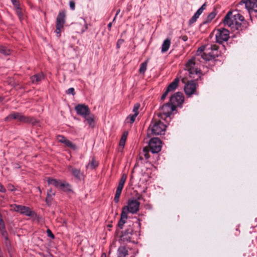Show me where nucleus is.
<instances>
[{
    "mask_svg": "<svg viewBox=\"0 0 257 257\" xmlns=\"http://www.w3.org/2000/svg\"><path fill=\"white\" fill-rule=\"evenodd\" d=\"M125 142L120 140L119 141V146H121L122 148H123L124 146V145H125Z\"/></svg>",
    "mask_w": 257,
    "mask_h": 257,
    "instance_id": "5fc2aeb1",
    "label": "nucleus"
},
{
    "mask_svg": "<svg viewBox=\"0 0 257 257\" xmlns=\"http://www.w3.org/2000/svg\"><path fill=\"white\" fill-rule=\"evenodd\" d=\"M0 53L5 55H9L10 54V50L3 46H0Z\"/></svg>",
    "mask_w": 257,
    "mask_h": 257,
    "instance_id": "c9c22d12",
    "label": "nucleus"
},
{
    "mask_svg": "<svg viewBox=\"0 0 257 257\" xmlns=\"http://www.w3.org/2000/svg\"><path fill=\"white\" fill-rule=\"evenodd\" d=\"M132 232L133 229L131 228L125 230L121 235V240L130 241Z\"/></svg>",
    "mask_w": 257,
    "mask_h": 257,
    "instance_id": "f3484780",
    "label": "nucleus"
},
{
    "mask_svg": "<svg viewBox=\"0 0 257 257\" xmlns=\"http://www.w3.org/2000/svg\"><path fill=\"white\" fill-rule=\"evenodd\" d=\"M12 119H16L23 123H31L33 124H35L38 122L34 118L26 116L22 113L17 112L11 113L5 118V120L6 121H11Z\"/></svg>",
    "mask_w": 257,
    "mask_h": 257,
    "instance_id": "7ed1b4c3",
    "label": "nucleus"
},
{
    "mask_svg": "<svg viewBox=\"0 0 257 257\" xmlns=\"http://www.w3.org/2000/svg\"><path fill=\"white\" fill-rule=\"evenodd\" d=\"M199 16L196 15L195 14L192 17V18L189 20V24L190 25L193 24L194 23H195L197 19L199 18Z\"/></svg>",
    "mask_w": 257,
    "mask_h": 257,
    "instance_id": "4c0bfd02",
    "label": "nucleus"
},
{
    "mask_svg": "<svg viewBox=\"0 0 257 257\" xmlns=\"http://www.w3.org/2000/svg\"><path fill=\"white\" fill-rule=\"evenodd\" d=\"M203 12V11L201 10V9L199 8L195 14H196V15L200 16V15Z\"/></svg>",
    "mask_w": 257,
    "mask_h": 257,
    "instance_id": "3c124183",
    "label": "nucleus"
},
{
    "mask_svg": "<svg viewBox=\"0 0 257 257\" xmlns=\"http://www.w3.org/2000/svg\"><path fill=\"white\" fill-rule=\"evenodd\" d=\"M240 4H244L245 8L249 12H257V0H242Z\"/></svg>",
    "mask_w": 257,
    "mask_h": 257,
    "instance_id": "f8f14e48",
    "label": "nucleus"
},
{
    "mask_svg": "<svg viewBox=\"0 0 257 257\" xmlns=\"http://www.w3.org/2000/svg\"><path fill=\"white\" fill-rule=\"evenodd\" d=\"M47 233L49 237L52 238H54V235L50 229H48L47 230Z\"/></svg>",
    "mask_w": 257,
    "mask_h": 257,
    "instance_id": "79ce46f5",
    "label": "nucleus"
},
{
    "mask_svg": "<svg viewBox=\"0 0 257 257\" xmlns=\"http://www.w3.org/2000/svg\"><path fill=\"white\" fill-rule=\"evenodd\" d=\"M55 193L53 191L52 189H50L47 191V197L45 201L47 204L50 205L52 200V197L55 196Z\"/></svg>",
    "mask_w": 257,
    "mask_h": 257,
    "instance_id": "5701e85b",
    "label": "nucleus"
},
{
    "mask_svg": "<svg viewBox=\"0 0 257 257\" xmlns=\"http://www.w3.org/2000/svg\"><path fill=\"white\" fill-rule=\"evenodd\" d=\"M68 169L76 178L79 180H80L83 176L80 169L73 168L70 165L68 166Z\"/></svg>",
    "mask_w": 257,
    "mask_h": 257,
    "instance_id": "dca6fc26",
    "label": "nucleus"
},
{
    "mask_svg": "<svg viewBox=\"0 0 257 257\" xmlns=\"http://www.w3.org/2000/svg\"><path fill=\"white\" fill-rule=\"evenodd\" d=\"M116 17H115L113 19V22H114L115 20Z\"/></svg>",
    "mask_w": 257,
    "mask_h": 257,
    "instance_id": "e2e57ef3",
    "label": "nucleus"
},
{
    "mask_svg": "<svg viewBox=\"0 0 257 257\" xmlns=\"http://www.w3.org/2000/svg\"><path fill=\"white\" fill-rule=\"evenodd\" d=\"M62 29H57L56 28V30L55 31V32L56 33V36L58 37V38H59L61 36V31Z\"/></svg>",
    "mask_w": 257,
    "mask_h": 257,
    "instance_id": "a18cd8bd",
    "label": "nucleus"
},
{
    "mask_svg": "<svg viewBox=\"0 0 257 257\" xmlns=\"http://www.w3.org/2000/svg\"><path fill=\"white\" fill-rule=\"evenodd\" d=\"M6 191V189L4 187V186L0 183V192H5Z\"/></svg>",
    "mask_w": 257,
    "mask_h": 257,
    "instance_id": "8fccbe9b",
    "label": "nucleus"
},
{
    "mask_svg": "<svg viewBox=\"0 0 257 257\" xmlns=\"http://www.w3.org/2000/svg\"><path fill=\"white\" fill-rule=\"evenodd\" d=\"M57 140L59 142L63 144L66 140V138L63 136L59 135L57 136Z\"/></svg>",
    "mask_w": 257,
    "mask_h": 257,
    "instance_id": "58836bf2",
    "label": "nucleus"
},
{
    "mask_svg": "<svg viewBox=\"0 0 257 257\" xmlns=\"http://www.w3.org/2000/svg\"><path fill=\"white\" fill-rule=\"evenodd\" d=\"M75 109L77 113L83 117L90 114V111L88 106L86 105L83 104H78L75 106Z\"/></svg>",
    "mask_w": 257,
    "mask_h": 257,
    "instance_id": "9b49d317",
    "label": "nucleus"
},
{
    "mask_svg": "<svg viewBox=\"0 0 257 257\" xmlns=\"http://www.w3.org/2000/svg\"><path fill=\"white\" fill-rule=\"evenodd\" d=\"M201 58L205 61H210L214 58V55L211 53H204L201 54Z\"/></svg>",
    "mask_w": 257,
    "mask_h": 257,
    "instance_id": "c756f323",
    "label": "nucleus"
},
{
    "mask_svg": "<svg viewBox=\"0 0 257 257\" xmlns=\"http://www.w3.org/2000/svg\"><path fill=\"white\" fill-rule=\"evenodd\" d=\"M122 189L116 188L115 194L114 198V201L115 203H118L119 201V197L120 196Z\"/></svg>",
    "mask_w": 257,
    "mask_h": 257,
    "instance_id": "f704fd0d",
    "label": "nucleus"
},
{
    "mask_svg": "<svg viewBox=\"0 0 257 257\" xmlns=\"http://www.w3.org/2000/svg\"><path fill=\"white\" fill-rule=\"evenodd\" d=\"M171 40L170 38H168L166 39L162 44V53L167 52L171 46Z\"/></svg>",
    "mask_w": 257,
    "mask_h": 257,
    "instance_id": "a211bd4d",
    "label": "nucleus"
},
{
    "mask_svg": "<svg viewBox=\"0 0 257 257\" xmlns=\"http://www.w3.org/2000/svg\"><path fill=\"white\" fill-rule=\"evenodd\" d=\"M215 16L216 13L215 12H211L208 15V16L206 18V19L205 20V21L203 22V24H205L210 22L213 19L215 18Z\"/></svg>",
    "mask_w": 257,
    "mask_h": 257,
    "instance_id": "7c9ffc66",
    "label": "nucleus"
},
{
    "mask_svg": "<svg viewBox=\"0 0 257 257\" xmlns=\"http://www.w3.org/2000/svg\"><path fill=\"white\" fill-rule=\"evenodd\" d=\"M98 166V162L94 158L86 166V169L93 170Z\"/></svg>",
    "mask_w": 257,
    "mask_h": 257,
    "instance_id": "393cba45",
    "label": "nucleus"
},
{
    "mask_svg": "<svg viewBox=\"0 0 257 257\" xmlns=\"http://www.w3.org/2000/svg\"><path fill=\"white\" fill-rule=\"evenodd\" d=\"M65 12L64 11H61L56 19V28L62 29L65 23Z\"/></svg>",
    "mask_w": 257,
    "mask_h": 257,
    "instance_id": "2eb2a0df",
    "label": "nucleus"
},
{
    "mask_svg": "<svg viewBox=\"0 0 257 257\" xmlns=\"http://www.w3.org/2000/svg\"><path fill=\"white\" fill-rule=\"evenodd\" d=\"M137 116V115H135L134 114H130L126 118L125 121L126 123H130L131 124H132L134 122V121L136 120V118Z\"/></svg>",
    "mask_w": 257,
    "mask_h": 257,
    "instance_id": "72a5a7b5",
    "label": "nucleus"
},
{
    "mask_svg": "<svg viewBox=\"0 0 257 257\" xmlns=\"http://www.w3.org/2000/svg\"><path fill=\"white\" fill-rule=\"evenodd\" d=\"M127 218V214H126L124 212L121 211L120 218L118 223V226L119 228H122L124 224L125 223V221Z\"/></svg>",
    "mask_w": 257,
    "mask_h": 257,
    "instance_id": "b1692460",
    "label": "nucleus"
},
{
    "mask_svg": "<svg viewBox=\"0 0 257 257\" xmlns=\"http://www.w3.org/2000/svg\"><path fill=\"white\" fill-rule=\"evenodd\" d=\"M111 26H112V23H109L108 24V27L109 28H110L111 27Z\"/></svg>",
    "mask_w": 257,
    "mask_h": 257,
    "instance_id": "052dcab7",
    "label": "nucleus"
},
{
    "mask_svg": "<svg viewBox=\"0 0 257 257\" xmlns=\"http://www.w3.org/2000/svg\"><path fill=\"white\" fill-rule=\"evenodd\" d=\"M141 224L140 223H139V226H140Z\"/></svg>",
    "mask_w": 257,
    "mask_h": 257,
    "instance_id": "338daca9",
    "label": "nucleus"
},
{
    "mask_svg": "<svg viewBox=\"0 0 257 257\" xmlns=\"http://www.w3.org/2000/svg\"><path fill=\"white\" fill-rule=\"evenodd\" d=\"M229 38V31L225 29H219L216 30L215 34L216 41L217 43L221 44L227 41Z\"/></svg>",
    "mask_w": 257,
    "mask_h": 257,
    "instance_id": "0eeeda50",
    "label": "nucleus"
},
{
    "mask_svg": "<svg viewBox=\"0 0 257 257\" xmlns=\"http://www.w3.org/2000/svg\"><path fill=\"white\" fill-rule=\"evenodd\" d=\"M179 82V79L178 78H176L168 85L165 92L162 95V99L165 98L168 95V93L173 92L176 88Z\"/></svg>",
    "mask_w": 257,
    "mask_h": 257,
    "instance_id": "ddd939ff",
    "label": "nucleus"
},
{
    "mask_svg": "<svg viewBox=\"0 0 257 257\" xmlns=\"http://www.w3.org/2000/svg\"><path fill=\"white\" fill-rule=\"evenodd\" d=\"M161 114L160 113H158V115L159 116Z\"/></svg>",
    "mask_w": 257,
    "mask_h": 257,
    "instance_id": "69168bd1",
    "label": "nucleus"
},
{
    "mask_svg": "<svg viewBox=\"0 0 257 257\" xmlns=\"http://www.w3.org/2000/svg\"><path fill=\"white\" fill-rule=\"evenodd\" d=\"M66 93L67 94H72L73 95H75V90H74V89L73 88H69L67 91H66Z\"/></svg>",
    "mask_w": 257,
    "mask_h": 257,
    "instance_id": "a19ab883",
    "label": "nucleus"
},
{
    "mask_svg": "<svg viewBox=\"0 0 257 257\" xmlns=\"http://www.w3.org/2000/svg\"><path fill=\"white\" fill-rule=\"evenodd\" d=\"M185 69L188 72L190 78L197 80L200 77L201 71L197 68L193 59L188 61Z\"/></svg>",
    "mask_w": 257,
    "mask_h": 257,
    "instance_id": "20e7f679",
    "label": "nucleus"
},
{
    "mask_svg": "<svg viewBox=\"0 0 257 257\" xmlns=\"http://www.w3.org/2000/svg\"><path fill=\"white\" fill-rule=\"evenodd\" d=\"M148 136H159L161 134V121H157L150 125L147 132Z\"/></svg>",
    "mask_w": 257,
    "mask_h": 257,
    "instance_id": "1a4fd4ad",
    "label": "nucleus"
},
{
    "mask_svg": "<svg viewBox=\"0 0 257 257\" xmlns=\"http://www.w3.org/2000/svg\"><path fill=\"white\" fill-rule=\"evenodd\" d=\"M162 123H163V122H162ZM167 127V124H163V125L162 124V128H161L162 132L165 131L166 130V128Z\"/></svg>",
    "mask_w": 257,
    "mask_h": 257,
    "instance_id": "6e6d98bb",
    "label": "nucleus"
},
{
    "mask_svg": "<svg viewBox=\"0 0 257 257\" xmlns=\"http://www.w3.org/2000/svg\"><path fill=\"white\" fill-rule=\"evenodd\" d=\"M59 189L67 192L72 191L71 185L65 181H62Z\"/></svg>",
    "mask_w": 257,
    "mask_h": 257,
    "instance_id": "412c9836",
    "label": "nucleus"
},
{
    "mask_svg": "<svg viewBox=\"0 0 257 257\" xmlns=\"http://www.w3.org/2000/svg\"><path fill=\"white\" fill-rule=\"evenodd\" d=\"M44 78L43 73H40L36 74L31 77V80L33 83H38Z\"/></svg>",
    "mask_w": 257,
    "mask_h": 257,
    "instance_id": "6ab92c4d",
    "label": "nucleus"
},
{
    "mask_svg": "<svg viewBox=\"0 0 257 257\" xmlns=\"http://www.w3.org/2000/svg\"><path fill=\"white\" fill-rule=\"evenodd\" d=\"M8 189L10 191H13L15 190V188L13 185H11V184L9 185L8 186Z\"/></svg>",
    "mask_w": 257,
    "mask_h": 257,
    "instance_id": "de8ad7c7",
    "label": "nucleus"
},
{
    "mask_svg": "<svg viewBox=\"0 0 257 257\" xmlns=\"http://www.w3.org/2000/svg\"><path fill=\"white\" fill-rule=\"evenodd\" d=\"M14 6H18L19 5V2L18 0H11Z\"/></svg>",
    "mask_w": 257,
    "mask_h": 257,
    "instance_id": "49530a36",
    "label": "nucleus"
},
{
    "mask_svg": "<svg viewBox=\"0 0 257 257\" xmlns=\"http://www.w3.org/2000/svg\"><path fill=\"white\" fill-rule=\"evenodd\" d=\"M127 178V175L125 174L122 175L121 178L119 181L118 185L117 188L122 189L123 188L124 184L126 181Z\"/></svg>",
    "mask_w": 257,
    "mask_h": 257,
    "instance_id": "bb28decb",
    "label": "nucleus"
},
{
    "mask_svg": "<svg viewBox=\"0 0 257 257\" xmlns=\"http://www.w3.org/2000/svg\"><path fill=\"white\" fill-rule=\"evenodd\" d=\"M47 181L49 184H52L59 189L62 180H56L49 177L47 179Z\"/></svg>",
    "mask_w": 257,
    "mask_h": 257,
    "instance_id": "4be33fe9",
    "label": "nucleus"
},
{
    "mask_svg": "<svg viewBox=\"0 0 257 257\" xmlns=\"http://www.w3.org/2000/svg\"><path fill=\"white\" fill-rule=\"evenodd\" d=\"M244 20V17L239 14L237 11L229 12L224 19V24L225 26L230 28L233 32L241 30L240 22Z\"/></svg>",
    "mask_w": 257,
    "mask_h": 257,
    "instance_id": "f257e3e1",
    "label": "nucleus"
},
{
    "mask_svg": "<svg viewBox=\"0 0 257 257\" xmlns=\"http://www.w3.org/2000/svg\"><path fill=\"white\" fill-rule=\"evenodd\" d=\"M118 257H125L127 254V250L124 246H120L118 249Z\"/></svg>",
    "mask_w": 257,
    "mask_h": 257,
    "instance_id": "c85d7f7f",
    "label": "nucleus"
},
{
    "mask_svg": "<svg viewBox=\"0 0 257 257\" xmlns=\"http://www.w3.org/2000/svg\"><path fill=\"white\" fill-rule=\"evenodd\" d=\"M176 108L170 102L163 105L162 106V111L164 115L166 116L165 119L166 121H169L171 120L170 116L172 112L176 110Z\"/></svg>",
    "mask_w": 257,
    "mask_h": 257,
    "instance_id": "9d476101",
    "label": "nucleus"
},
{
    "mask_svg": "<svg viewBox=\"0 0 257 257\" xmlns=\"http://www.w3.org/2000/svg\"><path fill=\"white\" fill-rule=\"evenodd\" d=\"M212 50L216 51L217 50L218 47L216 45H211L210 48Z\"/></svg>",
    "mask_w": 257,
    "mask_h": 257,
    "instance_id": "864d4df0",
    "label": "nucleus"
},
{
    "mask_svg": "<svg viewBox=\"0 0 257 257\" xmlns=\"http://www.w3.org/2000/svg\"><path fill=\"white\" fill-rule=\"evenodd\" d=\"M148 61H149V60L147 59L146 61H145L144 62L142 63L141 64L140 69L139 70V72L140 74H142L143 75L145 74V73L147 70V68Z\"/></svg>",
    "mask_w": 257,
    "mask_h": 257,
    "instance_id": "cd10ccee",
    "label": "nucleus"
},
{
    "mask_svg": "<svg viewBox=\"0 0 257 257\" xmlns=\"http://www.w3.org/2000/svg\"><path fill=\"white\" fill-rule=\"evenodd\" d=\"M184 101V97L183 94L178 92L170 97L169 102L176 108L177 107H181Z\"/></svg>",
    "mask_w": 257,
    "mask_h": 257,
    "instance_id": "6e6552de",
    "label": "nucleus"
},
{
    "mask_svg": "<svg viewBox=\"0 0 257 257\" xmlns=\"http://www.w3.org/2000/svg\"><path fill=\"white\" fill-rule=\"evenodd\" d=\"M5 243L6 246L8 248H9V247L10 246V241H9V239H8V240H6V239H5Z\"/></svg>",
    "mask_w": 257,
    "mask_h": 257,
    "instance_id": "603ef678",
    "label": "nucleus"
},
{
    "mask_svg": "<svg viewBox=\"0 0 257 257\" xmlns=\"http://www.w3.org/2000/svg\"><path fill=\"white\" fill-rule=\"evenodd\" d=\"M149 149L152 153H158L161 151V140L159 138L154 137L152 138L149 143V148L144 147L143 151L140 153V160L144 158L148 159L149 158Z\"/></svg>",
    "mask_w": 257,
    "mask_h": 257,
    "instance_id": "f03ea898",
    "label": "nucleus"
},
{
    "mask_svg": "<svg viewBox=\"0 0 257 257\" xmlns=\"http://www.w3.org/2000/svg\"><path fill=\"white\" fill-rule=\"evenodd\" d=\"M38 189L39 190V191L40 193L41 194L42 191H41V190L40 188V187H38Z\"/></svg>",
    "mask_w": 257,
    "mask_h": 257,
    "instance_id": "680f3d73",
    "label": "nucleus"
},
{
    "mask_svg": "<svg viewBox=\"0 0 257 257\" xmlns=\"http://www.w3.org/2000/svg\"><path fill=\"white\" fill-rule=\"evenodd\" d=\"M120 9L117 10V11H116V14H115V17H116V16L118 15V14L120 13Z\"/></svg>",
    "mask_w": 257,
    "mask_h": 257,
    "instance_id": "bf43d9fd",
    "label": "nucleus"
},
{
    "mask_svg": "<svg viewBox=\"0 0 257 257\" xmlns=\"http://www.w3.org/2000/svg\"><path fill=\"white\" fill-rule=\"evenodd\" d=\"M63 144H65L67 147L70 148L73 150H76L77 148L75 144L67 139Z\"/></svg>",
    "mask_w": 257,
    "mask_h": 257,
    "instance_id": "473e14b6",
    "label": "nucleus"
},
{
    "mask_svg": "<svg viewBox=\"0 0 257 257\" xmlns=\"http://www.w3.org/2000/svg\"><path fill=\"white\" fill-rule=\"evenodd\" d=\"M140 104L139 103H136L134 106L133 109V112L135 115H137L139 114V109L140 108Z\"/></svg>",
    "mask_w": 257,
    "mask_h": 257,
    "instance_id": "e433bc0d",
    "label": "nucleus"
},
{
    "mask_svg": "<svg viewBox=\"0 0 257 257\" xmlns=\"http://www.w3.org/2000/svg\"><path fill=\"white\" fill-rule=\"evenodd\" d=\"M205 47L204 46H202L200 47L197 50V53L199 55V53H201L204 50Z\"/></svg>",
    "mask_w": 257,
    "mask_h": 257,
    "instance_id": "09e8293b",
    "label": "nucleus"
},
{
    "mask_svg": "<svg viewBox=\"0 0 257 257\" xmlns=\"http://www.w3.org/2000/svg\"><path fill=\"white\" fill-rule=\"evenodd\" d=\"M0 232L2 234V235L6 239L8 240V234L6 230L5 225L4 221L1 218V216L0 215Z\"/></svg>",
    "mask_w": 257,
    "mask_h": 257,
    "instance_id": "aec40b11",
    "label": "nucleus"
},
{
    "mask_svg": "<svg viewBox=\"0 0 257 257\" xmlns=\"http://www.w3.org/2000/svg\"><path fill=\"white\" fill-rule=\"evenodd\" d=\"M140 205V203L139 201L135 199H129L127 201V205L122 207V211L127 214L128 212L135 214L139 211Z\"/></svg>",
    "mask_w": 257,
    "mask_h": 257,
    "instance_id": "39448f33",
    "label": "nucleus"
},
{
    "mask_svg": "<svg viewBox=\"0 0 257 257\" xmlns=\"http://www.w3.org/2000/svg\"><path fill=\"white\" fill-rule=\"evenodd\" d=\"M69 6H70V8H71V10H75V4L74 2L70 1L69 2Z\"/></svg>",
    "mask_w": 257,
    "mask_h": 257,
    "instance_id": "c03bdc74",
    "label": "nucleus"
},
{
    "mask_svg": "<svg viewBox=\"0 0 257 257\" xmlns=\"http://www.w3.org/2000/svg\"><path fill=\"white\" fill-rule=\"evenodd\" d=\"M86 29H87V26L86 25V26H85V30H86Z\"/></svg>",
    "mask_w": 257,
    "mask_h": 257,
    "instance_id": "0e129e2a",
    "label": "nucleus"
},
{
    "mask_svg": "<svg viewBox=\"0 0 257 257\" xmlns=\"http://www.w3.org/2000/svg\"><path fill=\"white\" fill-rule=\"evenodd\" d=\"M182 39L184 41H186L187 40V37L186 36H183Z\"/></svg>",
    "mask_w": 257,
    "mask_h": 257,
    "instance_id": "13d9d810",
    "label": "nucleus"
},
{
    "mask_svg": "<svg viewBox=\"0 0 257 257\" xmlns=\"http://www.w3.org/2000/svg\"><path fill=\"white\" fill-rule=\"evenodd\" d=\"M196 89V83L194 81H188L184 86V91L188 95L193 94Z\"/></svg>",
    "mask_w": 257,
    "mask_h": 257,
    "instance_id": "4468645a",
    "label": "nucleus"
},
{
    "mask_svg": "<svg viewBox=\"0 0 257 257\" xmlns=\"http://www.w3.org/2000/svg\"><path fill=\"white\" fill-rule=\"evenodd\" d=\"M127 135H128V132H124L123 133V134H122V136L121 137L120 140L125 142L126 140V138H127Z\"/></svg>",
    "mask_w": 257,
    "mask_h": 257,
    "instance_id": "ea45409f",
    "label": "nucleus"
},
{
    "mask_svg": "<svg viewBox=\"0 0 257 257\" xmlns=\"http://www.w3.org/2000/svg\"><path fill=\"white\" fill-rule=\"evenodd\" d=\"M11 206L15 211L18 212L25 216L33 217L36 215L35 212L29 207L18 204H13Z\"/></svg>",
    "mask_w": 257,
    "mask_h": 257,
    "instance_id": "423d86ee",
    "label": "nucleus"
},
{
    "mask_svg": "<svg viewBox=\"0 0 257 257\" xmlns=\"http://www.w3.org/2000/svg\"><path fill=\"white\" fill-rule=\"evenodd\" d=\"M206 8V5L205 4H204L200 8L201 9V10L204 11L205 9Z\"/></svg>",
    "mask_w": 257,
    "mask_h": 257,
    "instance_id": "4d7b16f0",
    "label": "nucleus"
},
{
    "mask_svg": "<svg viewBox=\"0 0 257 257\" xmlns=\"http://www.w3.org/2000/svg\"><path fill=\"white\" fill-rule=\"evenodd\" d=\"M86 120H87L89 126L93 127L94 126V116L92 114H88L86 116L84 117Z\"/></svg>",
    "mask_w": 257,
    "mask_h": 257,
    "instance_id": "a878e982",
    "label": "nucleus"
},
{
    "mask_svg": "<svg viewBox=\"0 0 257 257\" xmlns=\"http://www.w3.org/2000/svg\"><path fill=\"white\" fill-rule=\"evenodd\" d=\"M124 42V40L122 39H119L117 42L116 47L117 49L120 48V46Z\"/></svg>",
    "mask_w": 257,
    "mask_h": 257,
    "instance_id": "37998d69",
    "label": "nucleus"
},
{
    "mask_svg": "<svg viewBox=\"0 0 257 257\" xmlns=\"http://www.w3.org/2000/svg\"><path fill=\"white\" fill-rule=\"evenodd\" d=\"M15 8L16 12L19 18V19L22 21L23 19V15L22 12V9L20 7V5H18V6H14Z\"/></svg>",
    "mask_w": 257,
    "mask_h": 257,
    "instance_id": "2f4dec72",
    "label": "nucleus"
}]
</instances>
